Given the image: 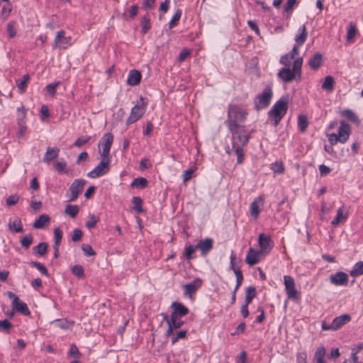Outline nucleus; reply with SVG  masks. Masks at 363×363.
Masks as SVG:
<instances>
[{"instance_id": "nucleus-1", "label": "nucleus", "mask_w": 363, "mask_h": 363, "mask_svg": "<svg viewBox=\"0 0 363 363\" xmlns=\"http://www.w3.org/2000/svg\"><path fill=\"white\" fill-rule=\"evenodd\" d=\"M232 128H228L231 134V149L230 147L225 148V152L230 155L234 152L237 156V164L242 163L244 160V150L243 147L247 145L251 138V134L253 130L249 131L246 129L245 126L235 128V125H231Z\"/></svg>"}, {"instance_id": "nucleus-2", "label": "nucleus", "mask_w": 363, "mask_h": 363, "mask_svg": "<svg viewBox=\"0 0 363 363\" xmlns=\"http://www.w3.org/2000/svg\"><path fill=\"white\" fill-rule=\"evenodd\" d=\"M247 115V113L238 105H230L225 122L228 128H232V125H235V128L243 127L241 123L245 121Z\"/></svg>"}, {"instance_id": "nucleus-3", "label": "nucleus", "mask_w": 363, "mask_h": 363, "mask_svg": "<svg viewBox=\"0 0 363 363\" xmlns=\"http://www.w3.org/2000/svg\"><path fill=\"white\" fill-rule=\"evenodd\" d=\"M288 97L282 96L272 107L269 111V117L274 121V126H277L288 110Z\"/></svg>"}, {"instance_id": "nucleus-4", "label": "nucleus", "mask_w": 363, "mask_h": 363, "mask_svg": "<svg viewBox=\"0 0 363 363\" xmlns=\"http://www.w3.org/2000/svg\"><path fill=\"white\" fill-rule=\"evenodd\" d=\"M303 64V58H296L293 63V69L283 67L278 73V77L284 82L288 83L291 82L298 74L299 78L301 75V66Z\"/></svg>"}, {"instance_id": "nucleus-5", "label": "nucleus", "mask_w": 363, "mask_h": 363, "mask_svg": "<svg viewBox=\"0 0 363 363\" xmlns=\"http://www.w3.org/2000/svg\"><path fill=\"white\" fill-rule=\"evenodd\" d=\"M147 104L148 100L145 97L140 96V102L136 104L131 109L130 114L126 121V125L134 123L143 116L146 111Z\"/></svg>"}, {"instance_id": "nucleus-6", "label": "nucleus", "mask_w": 363, "mask_h": 363, "mask_svg": "<svg viewBox=\"0 0 363 363\" xmlns=\"http://www.w3.org/2000/svg\"><path fill=\"white\" fill-rule=\"evenodd\" d=\"M273 96L272 89L267 86L261 94L257 95L254 99L255 109L259 111L269 106Z\"/></svg>"}, {"instance_id": "nucleus-7", "label": "nucleus", "mask_w": 363, "mask_h": 363, "mask_svg": "<svg viewBox=\"0 0 363 363\" xmlns=\"http://www.w3.org/2000/svg\"><path fill=\"white\" fill-rule=\"evenodd\" d=\"M9 298H12V303L11 306L13 309H15L18 313H20L21 314L23 315L28 316L30 315V311L27 306V304L19 299L18 296L11 292V291H7L5 294Z\"/></svg>"}, {"instance_id": "nucleus-8", "label": "nucleus", "mask_w": 363, "mask_h": 363, "mask_svg": "<svg viewBox=\"0 0 363 363\" xmlns=\"http://www.w3.org/2000/svg\"><path fill=\"white\" fill-rule=\"evenodd\" d=\"M110 169V157H102L99 164L87 174L90 178H97L106 174Z\"/></svg>"}, {"instance_id": "nucleus-9", "label": "nucleus", "mask_w": 363, "mask_h": 363, "mask_svg": "<svg viewBox=\"0 0 363 363\" xmlns=\"http://www.w3.org/2000/svg\"><path fill=\"white\" fill-rule=\"evenodd\" d=\"M284 281L285 286V291L287 296L291 300H298L300 298V293L296 289L294 279L289 276H284Z\"/></svg>"}, {"instance_id": "nucleus-10", "label": "nucleus", "mask_w": 363, "mask_h": 363, "mask_svg": "<svg viewBox=\"0 0 363 363\" xmlns=\"http://www.w3.org/2000/svg\"><path fill=\"white\" fill-rule=\"evenodd\" d=\"M71 40V36H65V31L61 30L56 34L52 48L65 50L72 45Z\"/></svg>"}, {"instance_id": "nucleus-11", "label": "nucleus", "mask_w": 363, "mask_h": 363, "mask_svg": "<svg viewBox=\"0 0 363 363\" xmlns=\"http://www.w3.org/2000/svg\"><path fill=\"white\" fill-rule=\"evenodd\" d=\"M86 181L84 179H77L71 184L69 190L71 193L69 201H74L77 199L79 195L82 192Z\"/></svg>"}, {"instance_id": "nucleus-12", "label": "nucleus", "mask_w": 363, "mask_h": 363, "mask_svg": "<svg viewBox=\"0 0 363 363\" xmlns=\"http://www.w3.org/2000/svg\"><path fill=\"white\" fill-rule=\"evenodd\" d=\"M258 243L259 245V251L262 253L268 254L274 247V242L271 237L267 234L261 233L259 235Z\"/></svg>"}, {"instance_id": "nucleus-13", "label": "nucleus", "mask_w": 363, "mask_h": 363, "mask_svg": "<svg viewBox=\"0 0 363 363\" xmlns=\"http://www.w3.org/2000/svg\"><path fill=\"white\" fill-rule=\"evenodd\" d=\"M350 133V125L344 121H340L338 132L336 133V135L340 138V143H345L349 139Z\"/></svg>"}, {"instance_id": "nucleus-14", "label": "nucleus", "mask_w": 363, "mask_h": 363, "mask_svg": "<svg viewBox=\"0 0 363 363\" xmlns=\"http://www.w3.org/2000/svg\"><path fill=\"white\" fill-rule=\"evenodd\" d=\"M113 141V136L111 133H105L102 138L101 145L103 147L101 157H109L110 150Z\"/></svg>"}, {"instance_id": "nucleus-15", "label": "nucleus", "mask_w": 363, "mask_h": 363, "mask_svg": "<svg viewBox=\"0 0 363 363\" xmlns=\"http://www.w3.org/2000/svg\"><path fill=\"white\" fill-rule=\"evenodd\" d=\"M172 308V316L182 318L189 313V308L178 301H174L171 304Z\"/></svg>"}, {"instance_id": "nucleus-16", "label": "nucleus", "mask_w": 363, "mask_h": 363, "mask_svg": "<svg viewBox=\"0 0 363 363\" xmlns=\"http://www.w3.org/2000/svg\"><path fill=\"white\" fill-rule=\"evenodd\" d=\"M213 241L210 238H206L204 240H201L196 245L197 249L201 250V256L206 257L208 252L213 249Z\"/></svg>"}, {"instance_id": "nucleus-17", "label": "nucleus", "mask_w": 363, "mask_h": 363, "mask_svg": "<svg viewBox=\"0 0 363 363\" xmlns=\"http://www.w3.org/2000/svg\"><path fill=\"white\" fill-rule=\"evenodd\" d=\"M202 280L200 278L195 279L193 281L184 285V295L191 296L201 286Z\"/></svg>"}, {"instance_id": "nucleus-18", "label": "nucleus", "mask_w": 363, "mask_h": 363, "mask_svg": "<svg viewBox=\"0 0 363 363\" xmlns=\"http://www.w3.org/2000/svg\"><path fill=\"white\" fill-rule=\"evenodd\" d=\"M330 281L336 286H346L348 283V276L343 272H338L331 275Z\"/></svg>"}, {"instance_id": "nucleus-19", "label": "nucleus", "mask_w": 363, "mask_h": 363, "mask_svg": "<svg viewBox=\"0 0 363 363\" xmlns=\"http://www.w3.org/2000/svg\"><path fill=\"white\" fill-rule=\"evenodd\" d=\"M261 254L262 252L259 250H256L252 247H250L245 257V262L250 266H253L257 264L260 260L259 257Z\"/></svg>"}, {"instance_id": "nucleus-20", "label": "nucleus", "mask_w": 363, "mask_h": 363, "mask_svg": "<svg viewBox=\"0 0 363 363\" xmlns=\"http://www.w3.org/2000/svg\"><path fill=\"white\" fill-rule=\"evenodd\" d=\"M142 79L140 72L137 69H131L128 72L127 78V84L134 86L140 84Z\"/></svg>"}, {"instance_id": "nucleus-21", "label": "nucleus", "mask_w": 363, "mask_h": 363, "mask_svg": "<svg viewBox=\"0 0 363 363\" xmlns=\"http://www.w3.org/2000/svg\"><path fill=\"white\" fill-rule=\"evenodd\" d=\"M184 324V322L181 320V318L172 316L171 325L168 327L165 335L170 337L174 332V330L182 328Z\"/></svg>"}, {"instance_id": "nucleus-22", "label": "nucleus", "mask_w": 363, "mask_h": 363, "mask_svg": "<svg viewBox=\"0 0 363 363\" xmlns=\"http://www.w3.org/2000/svg\"><path fill=\"white\" fill-rule=\"evenodd\" d=\"M323 64V55L320 52L315 53L308 61V65L313 70H317Z\"/></svg>"}, {"instance_id": "nucleus-23", "label": "nucleus", "mask_w": 363, "mask_h": 363, "mask_svg": "<svg viewBox=\"0 0 363 363\" xmlns=\"http://www.w3.org/2000/svg\"><path fill=\"white\" fill-rule=\"evenodd\" d=\"M351 320V317L350 315L343 314L340 316L335 317L333 320V324L335 328V330L340 329L346 323H349Z\"/></svg>"}, {"instance_id": "nucleus-24", "label": "nucleus", "mask_w": 363, "mask_h": 363, "mask_svg": "<svg viewBox=\"0 0 363 363\" xmlns=\"http://www.w3.org/2000/svg\"><path fill=\"white\" fill-rule=\"evenodd\" d=\"M60 149L58 147H48L47 151L43 158L44 162L49 163L59 155Z\"/></svg>"}, {"instance_id": "nucleus-25", "label": "nucleus", "mask_w": 363, "mask_h": 363, "mask_svg": "<svg viewBox=\"0 0 363 363\" xmlns=\"http://www.w3.org/2000/svg\"><path fill=\"white\" fill-rule=\"evenodd\" d=\"M8 227L10 231L14 233H22L23 231V224L21 220L18 218L13 221H9Z\"/></svg>"}, {"instance_id": "nucleus-26", "label": "nucleus", "mask_w": 363, "mask_h": 363, "mask_svg": "<svg viewBox=\"0 0 363 363\" xmlns=\"http://www.w3.org/2000/svg\"><path fill=\"white\" fill-rule=\"evenodd\" d=\"M299 33L295 38L296 44L302 45L306 40L308 33L305 25H303L298 30Z\"/></svg>"}, {"instance_id": "nucleus-27", "label": "nucleus", "mask_w": 363, "mask_h": 363, "mask_svg": "<svg viewBox=\"0 0 363 363\" xmlns=\"http://www.w3.org/2000/svg\"><path fill=\"white\" fill-rule=\"evenodd\" d=\"M141 33L143 34L147 33L151 28L150 15L147 13L141 18Z\"/></svg>"}, {"instance_id": "nucleus-28", "label": "nucleus", "mask_w": 363, "mask_h": 363, "mask_svg": "<svg viewBox=\"0 0 363 363\" xmlns=\"http://www.w3.org/2000/svg\"><path fill=\"white\" fill-rule=\"evenodd\" d=\"M335 79L334 78L329 75L325 77L323 83L322 84V89L326 90L329 92H331L334 89Z\"/></svg>"}, {"instance_id": "nucleus-29", "label": "nucleus", "mask_w": 363, "mask_h": 363, "mask_svg": "<svg viewBox=\"0 0 363 363\" xmlns=\"http://www.w3.org/2000/svg\"><path fill=\"white\" fill-rule=\"evenodd\" d=\"M350 274L353 277H357L363 274V261L357 262L353 266Z\"/></svg>"}, {"instance_id": "nucleus-30", "label": "nucleus", "mask_w": 363, "mask_h": 363, "mask_svg": "<svg viewBox=\"0 0 363 363\" xmlns=\"http://www.w3.org/2000/svg\"><path fill=\"white\" fill-rule=\"evenodd\" d=\"M256 288L252 286H248L246 289L245 303L249 305L252 302V299L256 296Z\"/></svg>"}, {"instance_id": "nucleus-31", "label": "nucleus", "mask_w": 363, "mask_h": 363, "mask_svg": "<svg viewBox=\"0 0 363 363\" xmlns=\"http://www.w3.org/2000/svg\"><path fill=\"white\" fill-rule=\"evenodd\" d=\"M341 114H342V116H345L350 121H352L354 123H357V124L359 123V120L357 116L352 110H350V109L343 110L341 111Z\"/></svg>"}, {"instance_id": "nucleus-32", "label": "nucleus", "mask_w": 363, "mask_h": 363, "mask_svg": "<svg viewBox=\"0 0 363 363\" xmlns=\"http://www.w3.org/2000/svg\"><path fill=\"white\" fill-rule=\"evenodd\" d=\"M29 80V74H25L21 79L16 80V85L20 93L23 94L26 91L27 84Z\"/></svg>"}, {"instance_id": "nucleus-33", "label": "nucleus", "mask_w": 363, "mask_h": 363, "mask_svg": "<svg viewBox=\"0 0 363 363\" xmlns=\"http://www.w3.org/2000/svg\"><path fill=\"white\" fill-rule=\"evenodd\" d=\"M50 220V217L48 215L43 214L40 215L38 219H36L33 223V227L35 228H42L45 223Z\"/></svg>"}, {"instance_id": "nucleus-34", "label": "nucleus", "mask_w": 363, "mask_h": 363, "mask_svg": "<svg viewBox=\"0 0 363 363\" xmlns=\"http://www.w3.org/2000/svg\"><path fill=\"white\" fill-rule=\"evenodd\" d=\"M132 187L135 188H145L147 186V181L145 178L143 177H138L135 178L131 183Z\"/></svg>"}, {"instance_id": "nucleus-35", "label": "nucleus", "mask_w": 363, "mask_h": 363, "mask_svg": "<svg viewBox=\"0 0 363 363\" xmlns=\"http://www.w3.org/2000/svg\"><path fill=\"white\" fill-rule=\"evenodd\" d=\"M48 251V244L46 242H40L35 248L34 253L42 257L44 256Z\"/></svg>"}, {"instance_id": "nucleus-36", "label": "nucleus", "mask_w": 363, "mask_h": 363, "mask_svg": "<svg viewBox=\"0 0 363 363\" xmlns=\"http://www.w3.org/2000/svg\"><path fill=\"white\" fill-rule=\"evenodd\" d=\"M308 125L307 117L304 115H300L298 118V126L301 132H304Z\"/></svg>"}, {"instance_id": "nucleus-37", "label": "nucleus", "mask_w": 363, "mask_h": 363, "mask_svg": "<svg viewBox=\"0 0 363 363\" xmlns=\"http://www.w3.org/2000/svg\"><path fill=\"white\" fill-rule=\"evenodd\" d=\"M132 203L134 204L133 209L138 213L143 212V200L140 197L134 196L132 199Z\"/></svg>"}, {"instance_id": "nucleus-38", "label": "nucleus", "mask_w": 363, "mask_h": 363, "mask_svg": "<svg viewBox=\"0 0 363 363\" xmlns=\"http://www.w3.org/2000/svg\"><path fill=\"white\" fill-rule=\"evenodd\" d=\"M72 272L79 279H82L85 277L84 268L80 264L74 265L72 268Z\"/></svg>"}, {"instance_id": "nucleus-39", "label": "nucleus", "mask_w": 363, "mask_h": 363, "mask_svg": "<svg viewBox=\"0 0 363 363\" xmlns=\"http://www.w3.org/2000/svg\"><path fill=\"white\" fill-rule=\"evenodd\" d=\"M79 207L77 205L68 204L65 208V213L70 216L72 218H74L79 213Z\"/></svg>"}, {"instance_id": "nucleus-40", "label": "nucleus", "mask_w": 363, "mask_h": 363, "mask_svg": "<svg viewBox=\"0 0 363 363\" xmlns=\"http://www.w3.org/2000/svg\"><path fill=\"white\" fill-rule=\"evenodd\" d=\"M347 218V216H344L343 215V211H342V208H340L338 210H337V215L334 218V219L331 221V224L333 225H337L342 220H345Z\"/></svg>"}, {"instance_id": "nucleus-41", "label": "nucleus", "mask_w": 363, "mask_h": 363, "mask_svg": "<svg viewBox=\"0 0 363 363\" xmlns=\"http://www.w3.org/2000/svg\"><path fill=\"white\" fill-rule=\"evenodd\" d=\"M31 267H35L42 274L48 276V271L47 268L42 263L37 261H31L30 262Z\"/></svg>"}, {"instance_id": "nucleus-42", "label": "nucleus", "mask_w": 363, "mask_h": 363, "mask_svg": "<svg viewBox=\"0 0 363 363\" xmlns=\"http://www.w3.org/2000/svg\"><path fill=\"white\" fill-rule=\"evenodd\" d=\"M182 10H180V9H178L176 11V13H174L172 18L171 19V21L169 23V29L173 28L178 24L179 19L182 16Z\"/></svg>"}, {"instance_id": "nucleus-43", "label": "nucleus", "mask_w": 363, "mask_h": 363, "mask_svg": "<svg viewBox=\"0 0 363 363\" xmlns=\"http://www.w3.org/2000/svg\"><path fill=\"white\" fill-rule=\"evenodd\" d=\"M260 213V208L257 203V200L253 201L250 204V213L251 216L257 219L259 216V214Z\"/></svg>"}, {"instance_id": "nucleus-44", "label": "nucleus", "mask_w": 363, "mask_h": 363, "mask_svg": "<svg viewBox=\"0 0 363 363\" xmlns=\"http://www.w3.org/2000/svg\"><path fill=\"white\" fill-rule=\"evenodd\" d=\"M67 163L65 161H56L55 162V170L60 174H67L68 171L66 169Z\"/></svg>"}, {"instance_id": "nucleus-45", "label": "nucleus", "mask_w": 363, "mask_h": 363, "mask_svg": "<svg viewBox=\"0 0 363 363\" xmlns=\"http://www.w3.org/2000/svg\"><path fill=\"white\" fill-rule=\"evenodd\" d=\"M33 235L30 233L25 237H23L21 240V245L25 249H28L31 244L33 243Z\"/></svg>"}, {"instance_id": "nucleus-46", "label": "nucleus", "mask_w": 363, "mask_h": 363, "mask_svg": "<svg viewBox=\"0 0 363 363\" xmlns=\"http://www.w3.org/2000/svg\"><path fill=\"white\" fill-rule=\"evenodd\" d=\"M99 221V218L95 216L94 214H90L89 216V220L86 222L85 226L88 229L94 228Z\"/></svg>"}, {"instance_id": "nucleus-47", "label": "nucleus", "mask_w": 363, "mask_h": 363, "mask_svg": "<svg viewBox=\"0 0 363 363\" xmlns=\"http://www.w3.org/2000/svg\"><path fill=\"white\" fill-rule=\"evenodd\" d=\"M357 28L354 23L350 22L347 30V40L353 39L356 35Z\"/></svg>"}, {"instance_id": "nucleus-48", "label": "nucleus", "mask_w": 363, "mask_h": 363, "mask_svg": "<svg viewBox=\"0 0 363 363\" xmlns=\"http://www.w3.org/2000/svg\"><path fill=\"white\" fill-rule=\"evenodd\" d=\"M197 250L196 245H189L185 247V258L189 261L194 258L193 254Z\"/></svg>"}, {"instance_id": "nucleus-49", "label": "nucleus", "mask_w": 363, "mask_h": 363, "mask_svg": "<svg viewBox=\"0 0 363 363\" xmlns=\"http://www.w3.org/2000/svg\"><path fill=\"white\" fill-rule=\"evenodd\" d=\"M196 167H191L188 169L184 172L182 175L183 182L186 183L188 182L193 176V174L196 171Z\"/></svg>"}, {"instance_id": "nucleus-50", "label": "nucleus", "mask_w": 363, "mask_h": 363, "mask_svg": "<svg viewBox=\"0 0 363 363\" xmlns=\"http://www.w3.org/2000/svg\"><path fill=\"white\" fill-rule=\"evenodd\" d=\"M16 22L11 21L7 24L6 31L9 38H13L16 34Z\"/></svg>"}, {"instance_id": "nucleus-51", "label": "nucleus", "mask_w": 363, "mask_h": 363, "mask_svg": "<svg viewBox=\"0 0 363 363\" xmlns=\"http://www.w3.org/2000/svg\"><path fill=\"white\" fill-rule=\"evenodd\" d=\"M187 330H182L172 337V344H175L179 339H185L186 337Z\"/></svg>"}, {"instance_id": "nucleus-52", "label": "nucleus", "mask_w": 363, "mask_h": 363, "mask_svg": "<svg viewBox=\"0 0 363 363\" xmlns=\"http://www.w3.org/2000/svg\"><path fill=\"white\" fill-rule=\"evenodd\" d=\"M18 123H25V118L26 117V109L23 106H21V107L18 108Z\"/></svg>"}, {"instance_id": "nucleus-53", "label": "nucleus", "mask_w": 363, "mask_h": 363, "mask_svg": "<svg viewBox=\"0 0 363 363\" xmlns=\"http://www.w3.org/2000/svg\"><path fill=\"white\" fill-rule=\"evenodd\" d=\"M55 244L54 245L60 246L62 238V231L60 228H55L54 230Z\"/></svg>"}, {"instance_id": "nucleus-54", "label": "nucleus", "mask_w": 363, "mask_h": 363, "mask_svg": "<svg viewBox=\"0 0 363 363\" xmlns=\"http://www.w3.org/2000/svg\"><path fill=\"white\" fill-rule=\"evenodd\" d=\"M12 326V323L7 319L0 320V331L9 333Z\"/></svg>"}, {"instance_id": "nucleus-55", "label": "nucleus", "mask_w": 363, "mask_h": 363, "mask_svg": "<svg viewBox=\"0 0 363 363\" xmlns=\"http://www.w3.org/2000/svg\"><path fill=\"white\" fill-rule=\"evenodd\" d=\"M325 354V350L323 346H320L317 348L315 355H314V360H320V359H324Z\"/></svg>"}, {"instance_id": "nucleus-56", "label": "nucleus", "mask_w": 363, "mask_h": 363, "mask_svg": "<svg viewBox=\"0 0 363 363\" xmlns=\"http://www.w3.org/2000/svg\"><path fill=\"white\" fill-rule=\"evenodd\" d=\"M82 250L86 257L93 256L96 254L92 247L90 245L84 244L82 246Z\"/></svg>"}, {"instance_id": "nucleus-57", "label": "nucleus", "mask_w": 363, "mask_h": 363, "mask_svg": "<svg viewBox=\"0 0 363 363\" xmlns=\"http://www.w3.org/2000/svg\"><path fill=\"white\" fill-rule=\"evenodd\" d=\"M271 169L275 173H283L284 171V167L282 162H276L272 164Z\"/></svg>"}, {"instance_id": "nucleus-58", "label": "nucleus", "mask_w": 363, "mask_h": 363, "mask_svg": "<svg viewBox=\"0 0 363 363\" xmlns=\"http://www.w3.org/2000/svg\"><path fill=\"white\" fill-rule=\"evenodd\" d=\"M235 274L236 276V285L235 290H238L243 281V276L240 269L235 270Z\"/></svg>"}, {"instance_id": "nucleus-59", "label": "nucleus", "mask_w": 363, "mask_h": 363, "mask_svg": "<svg viewBox=\"0 0 363 363\" xmlns=\"http://www.w3.org/2000/svg\"><path fill=\"white\" fill-rule=\"evenodd\" d=\"M19 196L17 194L10 195L6 200V205L9 206H13L18 203Z\"/></svg>"}, {"instance_id": "nucleus-60", "label": "nucleus", "mask_w": 363, "mask_h": 363, "mask_svg": "<svg viewBox=\"0 0 363 363\" xmlns=\"http://www.w3.org/2000/svg\"><path fill=\"white\" fill-rule=\"evenodd\" d=\"M11 10H12V6L9 3L5 4L3 6L2 10H1L2 18L4 19H6L9 16L10 13L11 12Z\"/></svg>"}, {"instance_id": "nucleus-61", "label": "nucleus", "mask_w": 363, "mask_h": 363, "mask_svg": "<svg viewBox=\"0 0 363 363\" xmlns=\"http://www.w3.org/2000/svg\"><path fill=\"white\" fill-rule=\"evenodd\" d=\"M91 139L90 136L88 137H80L77 139V140L74 142V145L76 147H82L86 144Z\"/></svg>"}, {"instance_id": "nucleus-62", "label": "nucleus", "mask_w": 363, "mask_h": 363, "mask_svg": "<svg viewBox=\"0 0 363 363\" xmlns=\"http://www.w3.org/2000/svg\"><path fill=\"white\" fill-rule=\"evenodd\" d=\"M55 323L57 327L64 330L69 328L70 325H72L67 320L57 319L55 320Z\"/></svg>"}, {"instance_id": "nucleus-63", "label": "nucleus", "mask_w": 363, "mask_h": 363, "mask_svg": "<svg viewBox=\"0 0 363 363\" xmlns=\"http://www.w3.org/2000/svg\"><path fill=\"white\" fill-rule=\"evenodd\" d=\"M156 0H143L142 8L145 10H152L155 4Z\"/></svg>"}, {"instance_id": "nucleus-64", "label": "nucleus", "mask_w": 363, "mask_h": 363, "mask_svg": "<svg viewBox=\"0 0 363 363\" xmlns=\"http://www.w3.org/2000/svg\"><path fill=\"white\" fill-rule=\"evenodd\" d=\"M60 85V82L49 84L46 86L47 91L51 94L54 95L56 93L57 87Z\"/></svg>"}]
</instances>
